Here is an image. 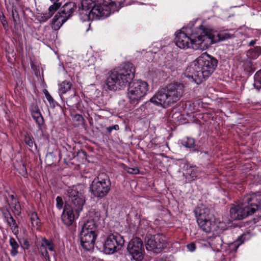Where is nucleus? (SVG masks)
<instances>
[{
	"label": "nucleus",
	"mask_w": 261,
	"mask_h": 261,
	"mask_svg": "<svg viewBox=\"0 0 261 261\" xmlns=\"http://www.w3.org/2000/svg\"><path fill=\"white\" fill-rule=\"evenodd\" d=\"M212 219H201L197 220V222L199 227L205 232L210 233L212 231H216L215 225L212 222Z\"/></svg>",
	"instance_id": "obj_23"
},
{
	"label": "nucleus",
	"mask_w": 261,
	"mask_h": 261,
	"mask_svg": "<svg viewBox=\"0 0 261 261\" xmlns=\"http://www.w3.org/2000/svg\"><path fill=\"white\" fill-rule=\"evenodd\" d=\"M123 169L127 172L129 174H137L139 173V170L138 168L135 167V168H130L126 166H124Z\"/></svg>",
	"instance_id": "obj_38"
},
{
	"label": "nucleus",
	"mask_w": 261,
	"mask_h": 261,
	"mask_svg": "<svg viewBox=\"0 0 261 261\" xmlns=\"http://www.w3.org/2000/svg\"><path fill=\"white\" fill-rule=\"evenodd\" d=\"M154 261H162V260H161V259H156V260H154Z\"/></svg>",
	"instance_id": "obj_51"
},
{
	"label": "nucleus",
	"mask_w": 261,
	"mask_h": 261,
	"mask_svg": "<svg viewBox=\"0 0 261 261\" xmlns=\"http://www.w3.org/2000/svg\"><path fill=\"white\" fill-rule=\"evenodd\" d=\"M74 209L70 206L65 205L61 216L63 223L67 226L71 225L74 221L75 218H78L77 214L74 213Z\"/></svg>",
	"instance_id": "obj_19"
},
{
	"label": "nucleus",
	"mask_w": 261,
	"mask_h": 261,
	"mask_svg": "<svg viewBox=\"0 0 261 261\" xmlns=\"http://www.w3.org/2000/svg\"><path fill=\"white\" fill-rule=\"evenodd\" d=\"M249 53L252 59H256L261 54V46H255L250 49Z\"/></svg>",
	"instance_id": "obj_33"
},
{
	"label": "nucleus",
	"mask_w": 261,
	"mask_h": 261,
	"mask_svg": "<svg viewBox=\"0 0 261 261\" xmlns=\"http://www.w3.org/2000/svg\"><path fill=\"white\" fill-rule=\"evenodd\" d=\"M51 2L53 4L49 7L48 12L41 13L40 15L38 16V19L40 22H44L48 20L62 5V3L60 2Z\"/></svg>",
	"instance_id": "obj_20"
},
{
	"label": "nucleus",
	"mask_w": 261,
	"mask_h": 261,
	"mask_svg": "<svg viewBox=\"0 0 261 261\" xmlns=\"http://www.w3.org/2000/svg\"><path fill=\"white\" fill-rule=\"evenodd\" d=\"M2 24L4 26V27L6 28V27H8L7 22L5 19H4V20H2Z\"/></svg>",
	"instance_id": "obj_47"
},
{
	"label": "nucleus",
	"mask_w": 261,
	"mask_h": 261,
	"mask_svg": "<svg viewBox=\"0 0 261 261\" xmlns=\"http://www.w3.org/2000/svg\"><path fill=\"white\" fill-rule=\"evenodd\" d=\"M127 250L132 257L136 261H142L144 258V249L141 239L138 237L133 238L128 243Z\"/></svg>",
	"instance_id": "obj_12"
},
{
	"label": "nucleus",
	"mask_w": 261,
	"mask_h": 261,
	"mask_svg": "<svg viewBox=\"0 0 261 261\" xmlns=\"http://www.w3.org/2000/svg\"><path fill=\"white\" fill-rule=\"evenodd\" d=\"M9 243L11 247L10 254L12 256H15L18 253V249L19 245L17 241L12 237L10 238Z\"/></svg>",
	"instance_id": "obj_28"
},
{
	"label": "nucleus",
	"mask_w": 261,
	"mask_h": 261,
	"mask_svg": "<svg viewBox=\"0 0 261 261\" xmlns=\"http://www.w3.org/2000/svg\"><path fill=\"white\" fill-rule=\"evenodd\" d=\"M17 170L18 171L19 173L22 176L26 177L28 176V173L27 171V169L24 163H21L19 164L17 167Z\"/></svg>",
	"instance_id": "obj_35"
},
{
	"label": "nucleus",
	"mask_w": 261,
	"mask_h": 261,
	"mask_svg": "<svg viewBox=\"0 0 261 261\" xmlns=\"http://www.w3.org/2000/svg\"><path fill=\"white\" fill-rule=\"evenodd\" d=\"M7 202L15 216H19L21 214V205L16 196L14 194H8Z\"/></svg>",
	"instance_id": "obj_21"
},
{
	"label": "nucleus",
	"mask_w": 261,
	"mask_h": 261,
	"mask_svg": "<svg viewBox=\"0 0 261 261\" xmlns=\"http://www.w3.org/2000/svg\"><path fill=\"white\" fill-rule=\"evenodd\" d=\"M195 140L193 138L187 137L181 140V144L185 147L191 148L194 147Z\"/></svg>",
	"instance_id": "obj_30"
},
{
	"label": "nucleus",
	"mask_w": 261,
	"mask_h": 261,
	"mask_svg": "<svg viewBox=\"0 0 261 261\" xmlns=\"http://www.w3.org/2000/svg\"><path fill=\"white\" fill-rule=\"evenodd\" d=\"M12 16L14 22H16L17 19L19 18L18 14L16 10H12Z\"/></svg>",
	"instance_id": "obj_42"
},
{
	"label": "nucleus",
	"mask_w": 261,
	"mask_h": 261,
	"mask_svg": "<svg viewBox=\"0 0 261 261\" xmlns=\"http://www.w3.org/2000/svg\"><path fill=\"white\" fill-rule=\"evenodd\" d=\"M74 118L76 119L77 121H82L83 120V117H82V116L79 114L75 115Z\"/></svg>",
	"instance_id": "obj_45"
},
{
	"label": "nucleus",
	"mask_w": 261,
	"mask_h": 261,
	"mask_svg": "<svg viewBox=\"0 0 261 261\" xmlns=\"http://www.w3.org/2000/svg\"><path fill=\"white\" fill-rule=\"evenodd\" d=\"M243 242H241L240 243H238V244H237L236 243L234 244V245H232V246H234V248L236 249H237L239 246Z\"/></svg>",
	"instance_id": "obj_48"
},
{
	"label": "nucleus",
	"mask_w": 261,
	"mask_h": 261,
	"mask_svg": "<svg viewBox=\"0 0 261 261\" xmlns=\"http://www.w3.org/2000/svg\"><path fill=\"white\" fill-rule=\"evenodd\" d=\"M111 186V182L109 176L105 173H101L93 179L90 189L94 196L103 198L109 192Z\"/></svg>",
	"instance_id": "obj_7"
},
{
	"label": "nucleus",
	"mask_w": 261,
	"mask_h": 261,
	"mask_svg": "<svg viewBox=\"0 0 261 261\" xmlns=\"http://www.w3.org/2000/svg\"><path fill=\"white\" fill-rule=\"evenodd\" d=\"M97 225L93 220H88L83 225L80 232H86L87 234H97Z\"/></svg>",
	"instance_id": "obj_24"
},
{
	"label": "nucleus",
	"mask_w": 261,
	"mask_h": 261,
	"mask_svg": "<svg viewBox=\"0 0 261 261\" xmlns=\"http://www.w3.org/2000/svg\"><path fill=\"white\" fill-rule=\"evenodd\" d=\"M71 86L72 84L70 82L64 81L60 84L59 91L62 94H65L71 89Z\"/></svg>",
	"instance_id": "obj_29"
},
{
	"label": "nucleus",
	"mask_w": 261,
	"mask_h": 261,
	"mask_svg": "<svg viewBox=\"0 0 261 261\" xmlns=\"http://www.w3.org/2000/svg\"><path fill=\"white\" fill-rule=\"evenodd\" d=\"M217 64L218 60L215 58L204 53L187 68L185 74L195 83L200 84L212 75Z\"/></svg>",
	"instance_id": "obj_1"
},
{
	"label": "nucleus",
	"mask_w": 261,
	"mask_h": 261,
	"mask_svg": "<svg viewBox=\"0 0 261 261\" xmlns=\"http://www.w3.org/2000/svg\"><path fill=\"white\" fill-rule=\"evenodd\" d=\"M43 92L45 95L46 98L48 100V102L49 103V105L51 107L54 108L56 106V102L54 99V98L52 97L51 95L49 93L48 91L46 89H45L43 91Z\"/></svg>",
	"instance_id": "obj_36"
},
{
	"label": "nucleus",
	"mask_w": 261,
	"mask_h": 261,
	"mask_svg": "<svg viewBox=\"0 0 261 261\" xmlns=\"http://www.w3.org/2000/svg\"><path fill=\"white\" fill-rule=\"evenodd\" d=\"M234 37L233 33L226 31L217 33L204 28V41H205V48L213 44L229 39Z\"/></svg>",
	"instance_id": "obj_11"
},
{
	"label": "nucleus",
	"mask_w": 261,
	"mask_h": 261,
	"mask_svg": "<svg viewBox=\"0 0 261 261\" xmlns=\"http://www.w3.org/2000/svg\"><path fill=\"white\" fill-rule=\"evenodd\" d=\"M108 133L110 134L113 130H118L119 129V126L118 124H115L112 126L107 127Z\"/></svg>",
	"instance_id": "obj_41"
},
{
	"label": "nucleus",
	"mask_w": 261,
	"mask_h": 261,
	"mask_svg": "<svg viewBox=\"0 0 261 261\" xmlns=\"http://www.w3.org/2000/svg\"><path fill=\"white\" fill-rule=\"evenodd\" d=\"M76 9V5L74 2H69L65 4L60 11L54 16L51 21V26L54 30L52 32L54 37L56 31L60 29L61 26L71 17Z\"/></svg>",
	"instance_id": "obj_6"
},
{
	"label": "nucleus",
	"mask_w": 261,
	"mask_h": 261,
	"mask_svg": "<svg viewBox=\"0 0 261 261\" xmlns=\"http://www.w3.org/2000/svg\"><path fill=\"white\" fill-rule=\"evenodd\" d=\"M67 196L71 206L78 216L86 201L84 190L80 186L69 187L67 190Z\"/></svg>",
	"instance_id": "obj_8"
},
{
	"label": "nucleus",
	"mask_w": 261,
	"mask_h": 261,
	"mask_svg": "<svg viewBox=\"0 0 261 261\" xmlns=\"http://www.w3.org/2000/svg\"><path fill=\"white\" fill-rule=\"evenodd\" d=\"M204 28L202 25L193 30L190 36L181 31L175 34L174 42L180 48H192L194 49H204L205 48L204 41Z\"/></svg>",
	"instance_id": "obj_4"
},
{
	"label": "nucleus",
	"mask_w": 261,
	"mask_h": 261,
	"mask_svg": "<svg viewBox=\"0 0 261 261\" xmlns=\"http://www.w3.org/2000/svg\"><path fill=\"white\" fill-rule=\"evenodd\" d=\"M243 204L248 207L249 212L253 214L261 204V193H252L246 195L244 199Z\"/></svg>",
	"instance_id": "obj_17"
},
{
	"label": "nucleus",
	"mask_w": 261,
	"mask_h": 261,
	"mask_svg": "<svg viewBox=\"0 0 261 261\" xmlns=\"http://www.w3.org/2000/svg\"><path fill=\"white\" fill-rule=\"evenodd\" d=\"M197 220L201 219H212V215L211 214V210L207 207L203 206H198L194 210Z\"/></svg>",
	"instance_id": "obj_22"
},
{
	"label": "nucleus",
	"mask_w": 261,
	"mask_h": 261,
	"mask_svg": "<svg viewBox=\"0 0 261 261\" xmlns=\"http://www.w3.org/2000/svg\"><path fill=\"white\" fill-rule=\"evenodd\" d=\"M37 247L39 252L45 261H50V255L55 257L56 255L55 245L51 240L41 238L40 241L38 242Z\"/></svg>",
	"instance_id": "obj_14"
},
{
	"label": "nucleus",
	"mask_w": 261,
	"mask_h": 261,
	"mask_svg": "<svg viewBox=\"0 0 261 261\" xmlns=\"http://www.w3.org/2000/svg\"><path fill=\"white\" fill-rule=\"evenodd\" d=\"M165 237L161 234L148 235L146 237V248L155 253H160L165 247Z\"/></svg>",
	"instance_id": "obj_13"
},
{
	"label": "nucleus",
	"mask_w": 261,
	"mask_h": 261,
	"mask_svg": "<svg viewBox=\"0 0 261 261\" xmlns=\"http://www.w3.org/2000/svg\"><path fill=\"white\" fill-rule=\"evenodd\" d=\"M249 208L243 203L241 206L233 205L230 207L229 211L230 218L233 220L243 219L252 215Z\"/></svg>",
	"instance_id": "obj_16"
},
{
	"label": "nucleus",
	"mask_w": 261,
	"mask_h": 261,
	"mask_svg": "<svg viewBox=\"0 0 261 261\" xmlns=\"http://www.w3.org/2000/svg\"><path fill=\"white\" fill-rule=\"evenodd\" d=\"M256 43V40H252L250 41L248 44L249 46H253Z\"/></svg>",
	"instance_id": "obj_46"
},
{
	"label": "nucleus",
	"mask_w": 261,
	"mask_h": 261,
	"mask_svg": "<svg viewBox=\"0 0 261 261\" xmlns=\"http://www.w3.org/2000/svg\"><path fill=\"white\" fill-rule=\"evenodd\" d=\"M128 84L127 97L132 104L137 105L146 94L148 90V84L141 80L129 82Z\"/></svg>",
	"instance_id": "obj_9"
},
{
	"label": "nucleus",
	"mask_w": 261,
	"mask_h": 261,
	"mask_svg": "<svg viewBox=\"0 0 261 261\" xmlns=\"http://www.w3.org/2000/svg\"><path fill=\"white\" fill-rule=\"evenodd\" d=\"M31 114L32 117L39 126H41L44 124L43 118L38 108L35 107L32 109Z\"/></svg>",
	"instance_id": "obj_25"
},
{
	"label": "nucleus",
	"mask_w": 261,
	"mask_h": 261,
	"mask_svg": "<svg viewBox=\"0 0 261 261\" xmlns=\"http://www.w3.org/2000/svg\"><path fill=\"white\" fill-rule=\"evenodd\" d=\"M135 70L131 63H125L109 72L105 85L109 90L116 91L125 88L134 77Z\"/></svg>",
	"instance_id": "obj_2"
},
{
	"label": "nucleus",
	"mask_w": 261,
	"mask_h": 261,
	"mask_svg": "<svg viewBox=\"0 0 261 261\" xmlns=\"http://www.w3.org/2000/svg\"><path fill=\"white\" fill-rule=\"evenodd\" d=\"M97 234H89L80 232V239L81 245L86 251H90L94 248Z\"/></svg>",
	"instance_id": "obj_18"
},
{
	"label": "nucleus",
	"mask_w": 261,
	"mask_h": 261,
	"mask_svg": "<svg viewBox=\"0 0 261 261\" xmlns=\"http://www.w3.org/2000/svg\"><path fill=\"white\" fill-rule=\"evenodd\" d=\"M6 221L10 227V229H11L13 234L15 236H17L19 233L18 226L16 223V220L14 219L13 216H11Z\"/></svg>",
	"instance_id": "obj_27"
},
{
	"label": "nucleus",
	"mask_w": 261,
	"mask_h": 261,
	"mask_svg": "<svg viewBox=\"0 0 261 261\" xmlns=\"http://www.w3.org/2000/svg\"><path fill=\"white\" fill-rule=\"evenodd\" d=\"M2 213L5 221L8 220L11 216H12L10 213V211L8 208H6V210L2 209Z\"/></svg>",
	"instance_id": "obj_40"
},
{
	"label": "nucleus",
	"mask_w": 261,
	"mask_h": 261,
	"mask_svg": "<svg viewBox=\"0 0 261 261\" xmlns=\"http://www.w3.org/2000/svg\"><path fill=\"white\" fill-rule=\"evenodd\" d=\"M212 244L216 248L221 247L223 244V240L220 237H216L213 240Z\"/></svg>",
	"instance_id": "obj_37"
},
{
	"label": "nucleus",
	"mask_w": 261,
	"mask_h": 261,
	"mask_svg": "<svg viewBox=\"0 0 261 261\" xmlns=\"http://www.w3.org/2000/svg\"><path fill=\"white\" fill-rule=\"evenodd\" d=\"M63 200L61 196H57L56 198V206L57 207L61 210L63 208Z\"/></svg>",
	"instance_id": "obj_39"
},
{
	"label": "nucleus",
	"mask_w": 261,
	"mask_h": 261,
	"mask_svg": "<svg viewBox=\"0 0 261 261\" xmlns=\"http://www.w3.org/2000/svg\"><path fill=\"white\" fill-rule=\"evenodd\" d=\"M187 182H190L195 180L197 177V173L196 169L190 167L187 169L186 173L184 174Z\"/></svg>",
	"instance_id": "obj_26"
},
{
	"label": "nucleus",
	"mask_w": 261,
	"mask_h": 261,
	"mask_svg": "<svg viewBox=\"0 0 261 261\" xmlns=\"http://www.w3.org/2000/svg\"><path fill=\"white\" fill-rule=\"evenodd\" d=\"M23 247L24 249H28L30 247V244L26 239L23 240Z\"/></svg>",
	"instance_id": "obj_44"
},
{
	"label": "nucleus",
	"mask_w": 261,
	"mask_h": 261,
	"mask_svg": "<svg viewBox=\"0 0 261 261\" xmlns=\"http://www.w3.org/2000/svg\"><path fill=\"white\" fill-rule=\"evenodd\" d=\"M253 85L254 87L257 89L261 88V69L255 73Z\"/></svg>",
	"instance_id": "obj_32"
},
{
	"label": "nucleus",
	"mask_w": 261,
	"mask_h": 261,
	"mask_svg": "<svg viewBox=\"0 0 261 261\" xmlns=\"http://www.w3.org/2000/svg\"><path fill=\"white\" fill-rule=\"evenodd\" d=\"M24 141L25 144L30 148L33 147L34 144L36 146V144L35 143L33 136L29 133H27L24 135Z\"/></svg>",
	"instance_id": "obj_31"
},
{
	"label": "nucleus",
	"mask_w": 261,
	"mask_h": 261,
	"mask_svg": "<svg viewBox=\"0 0 261 261\" xmlns=\"http://www.w3.org/2000/svg\"><path fill=\"white\" fill-rule=\"evenodd\" d=\"M166 66H167V68L171 69H172L173 68H174V67L172 65L170 66V65H168L167 64H166Z\"/></svg>",
	"instance_id": "obj_49"
},
{
	"label": "nucleus",
	"mask_w": 261,
	"mask_h": 261,
	"mask_svg": "<svg viewBox=\"0 0 261 261\" xmlns=\"http://www.w3.org/2000/svg\"><path fill=\"white\" fill-rule=\"evenodd\" d=\"M183 84L174 82L160 89L150 101L157 106L167 108L176 103L182 97L185 93Z\"/></svg>",
	"instance_id": "obj_3"
},
{
	"label": "nucleus",
	"mask_w": 261,
	"mask_h": 261,
	"mask_svg": "<svg viewBox=\"0 0 261 261\" xmlns=\"http://www.w3.org/2000/svg\"><path fill=\"white\" fill-rule=\"evenodd\" d=\"M188 249L191 252H193L196 249V245L194 243H191L187 245Z\"/></svg>",
	"instance_id": "obj_43"
},
{
	"label": "nucleus",
	"mask_w": 261,
	"mask_h": 261,
	"mask_svg": "<svg viewBox=\"0 0 261 261\" xmlns=\"http://www.w3.org/2000/svg\"><path fill=\"white\" fill-rule=\"evenodd\" d=\"M30 219L33 226H38L39 225L40 221L36 212H33L30 214Z\"/></svg>",
	"instance_id": "obj_34"
},
{
	"label": "nucleus",
	"mask_w": 261,
	"mask_h": 261,
	"mask_svg": "<svg viewBox=\"0 0 261 261\" xmlns=\"http://www.w3.org/2000/svg\"><path fill=\"white\" fill-rule=\"evenodd\" d=\"M125 0H98L97 7L100 12H103L107 10L108 14L107 17L110 15L112 13L118 11L122 7Z\"/></svg>",
	"instance_id": "obj_15"
},
{
	"label": "nucleus",
	"mask_w": 261,
	"mask_h": 261,
	"mask_svg": "<svg viewBox=\"0 0 261 261\" xmlns=\"http://www.w3.org/2000/svg\"><path fill=\"white\" fill-rule=\"evenodd\" d=\"M79 16L83 21H92L107 17V10L100 12L96 3L93 0H82L78 9Z\"/></svg>",
	"instance_id": "obj_5"
},
{
	"label": "nucleus",
	"mask_w": 261,
	"mask_h": 261,
	"mask_svg": "<svg viewBox=\"0 0 261 261\" xmlns=\"http://www.w3.org/2000/svg\"><path fill=\"white\" fill-rule=\"evenodd\" d=\"M51 2H59L60 0H50Z\"/></svg>",
	"instance_id": "obj_50"
},
{
	"label": "nucleus",
	"mask_w": 261,
	"mask_h": 261,
	"mask_svg": "<svg viewBox=\"0 0 261 261\" xmlns=\"http://www.w3.org/2000/svg\"><path fill=\"white\" fill-rule=\"evenodd\" d=\"M123 237L118 232L107 235L105 239L103 249L106 254H112L120 250L124 244Z\"/></svg>",
	"instance_id": "obj_10"
}]
</instances>
